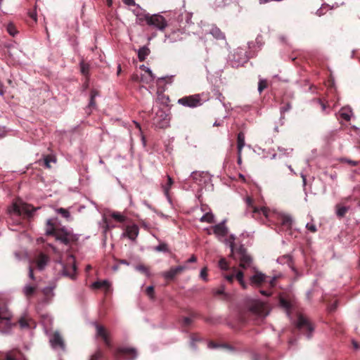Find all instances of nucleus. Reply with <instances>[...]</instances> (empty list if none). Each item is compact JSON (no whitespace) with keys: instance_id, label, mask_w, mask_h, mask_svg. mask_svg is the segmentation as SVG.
<instances>
[{"instance_id":"c9c22d12","label":"nucleus","mask_w":360,"mask_h":360,"mask_svg":"<svg viewBox=\"0 0 360 360\" xmlns=\"http://www.w3.org/2000/svg\"><path fill=\"white\" fill-rule=\"evenodd\" d=\"M80 70L83 75L87 77L89 73V65L84 61L80 63Z\"/></svg>"},{"instance_id":"5701e85b","label":"nucleus","mask_w":360,"mask_h":360,"mask_svg":"<svg viewBox=\"0 0 360 360\" xmlns=\"http://www.w3.org/2000/svg\"><path fill=\"white\" fill-rule=\"evenodd\" d=\"M32 321V319L30 318L27 314L22 316L19 320L18 323L21 328H29L30 327V322Z\"/></svg>"},{"instance_id":"423d86ee","label":"nucleus","mask_w":360,"mask_h":360,"mask_svg":"<svg viewBox=\"0 0 360 360\" xmlns=\"http://www.w3.org/2000/svg\"><path fill=\"white\" fill-rule=\"evenodd\" d=\"M146 24L149 26L156 28L159 31L163 32L167 27V20L160 14H150V16H146Z\"/></svg>"},{"instance_id":"4be33fe9","label":"nucleus","mask_w":360,"mask_h":360,"mask_svg":"<svg viewBox=\"0 0 360 360\" xmlns=\"http://www.w3.org/2000/svg\"><path fill=\"white\" fill-rule=\"evenodd\" d=\"M15 325L16 323L12 324L11 320H1L0 321V331L2 333H8L12 327Z\"/></svg>"},{"instance_id":"412c9836","label":"nucleus","mask_w":360,"mask_h":360,"mask_svg":"<svg viewBox=\"0 0 360 360\" xmlns=\"http://www.w3.org/2000/svg\"><path fill=\"white\" fill-rule=\"evenodd\" d=\"M37 289V286L36 285L27 284L23 288L22 292L27 299H30L34 295Z\"/></svg>"},{"instance_id":"0eeeda50","label":"nucleus","mask_w":360,"mask_h":360,"mask_svg":"<svg viewBox=\"0 0 360 360\" xmlns=\"http://www.w3.org/2000/svg\"><path fill=\"white\" fill-rule=\"evenodd\" d=\"M22 213L27 214H31L27 205L20 207L18 205L14 204L12 210L10 211L9 223L12 221L13 224H15L16 225L20 224L22 219Z\"/></svg>"},{"instance_id":"4468645a","label":"nucleus","mask_w":360,"mask_h":360,"mask_svg":"<svg viewBox=\"0 0 360 360\" xmlns=\"http://www.w3.org/2000/svg\"><path fill=\"white\" fill-rule=\"evenodd\" d=\"M187 267L186 266H178L172 267L169 271L163 272L162 276L167 281L173 280L177 275L181 274Z\"/></svg>"},{"instance_id":"6ab92c4d","label":"nucleus","mask_w":360,"mask_h":360,"mask_svg":"<svg viewBox=\"0 0 360 360\" xmlns=\"http://www.w3.org/2000/svg\"><path fill=\"white\" fill-rule=\"evenodd\" d=\"M94 289H103L105 294L110 292V283L107 281H98L92 284Z\"/></svg>"},{"instance_id":"2f4dec72","label":"nucleus","mask_w":360,"mask_h":360,"mask_svg":"<svg viewBox=\"0 0 360 360\" xmlns=\"http://www.w3.org/2000/svg\"><path fill=\"white\" fill-rule=\"evenodd\" d=\"M136 269L146 276H150V268L143 264H139L136 266Z\"/></svg>"},{"instance_id":"a211bd4d","label":"nucleus","mask_w":360,"mask_h":360,"mask_svg":"<svg viewBox=\"0 0 360 360\" xmlns=\"http://www.w3.org/2000/svg\"><path fill=\"white\" fill-rule=\"evenodd\" d=\"M283 229L290 230L292 225V219L289 215H281L278 219Z\"/></svg>"},{"instance_id":"2eb2a0df","label":"nucleus","mask_w":360,"mask_h":360,"mask_svg":"<svg viewBox=\"0 0 360 360\" xmlns=\"http://www.w3.org/2000/svg\"><path fill=\"white\" fill-rule=\"evenodd\" d=\"M246 204L249 207L252 208V212L254 214H262L265 217H268L269 213V209L266 207H257L254 206V200L251 197H247L246 198Z\"/></svg>"},{"instance_id":"f8f14e48","label":"nucleus","mask_w":360,"mask_h":360,"mask_svg":"<svg viewBox=\"0 0 360 360\" xmlns=\"http://www.w3.org/2000/svg\"><path fill=\"white\" fill-rule=\"evenodd\" d=\"M50 258L49 257L43 253L40 252L33 260L32 263L36 265V268L39 270L42 271L44 269L47 264L49 262Z\"/></svg>"},{"instance_id":"1a4fd4ad","label":"nucleus","mask_w":360,"mask_h":360,"mask_svg":"<svg viewBox=\"0 0 360 360\" xmlns=\"http://www.w3.org/2000/svg\"><path fill=\"white\" fill-rule=\"evenodd\" d=\"M114 356L117 360H134L137 356V352L134 348L120 347L116 349Z\"/></svg>"},{"instance_id":"72a5a7b5","label":"nucleus","mask_w":360,"mask_h":360,"mask_svg":"<svg viewBox=\"0 0 360 360\" xmlns=\"http://www.w3.org/2000/svg\"><path fill=\"white\" fill-rule=\"evenodd\" d=\"M173 182L174 181L172 180V179L169 176H167V183L165 185H162V189H163L164 193L167 196L169 195V189H170L172 185L173 184Z\"/></svg>"},{"instance_id":"aec40b11","label":"nucleus","mask_w":360,"mask_h":360,"mask_svg":"<svg viewBox=\"0 0 360 360\" xmlns=\"http://www.w3.org/2000/svg\"><path fill=\"white\" fill-rule=\"evenodd\" d=\"M213 232L216 235L220 236H226L228 233V230L224 224V222L219 223L213 226Z\"/></svg>"},{"instance_id":"9b49d317","label":"nucleus","mask_w":360,"mask_h":360,"mask_svg":"<svg viewBox=\"0 0 360 360\" xmlns=\"http://www.w3.org/2000/svg\"><path fill=\"white\" fill-rule=\"evenodd\" d=\"M243 277V272L242 271L238 270L236 267L233 269L232 274L224 275V278L229 283H232L234 281V279L236 278L240 285L242 286V288L245 289L247 288V284L245 283Z\"/></svg>"},{"instance_id":"ddd939ff","label":"nucleus","mask_w":360,"mask_h":360,"mask_svg":"<svg viewBox=\"0 0 360 360\" xmlns=\"http://www.w3.org/2000/svg\"><path fill=\"white\" fill-rule=\"evenodd\" d=\"M96 334L98 337L101 338L106 345V347L109 349L112 348V342L110 339V335L108 330L103 326L96 325Z\"/></svg>"},{"instance_id":"a878e982","label":"nucleus","mask_w":360,"mask_h":360,"mask_svg":"<svg viewBox=\"0 0 360 360\" xmlns=\"http://www.w3.org/2000/svg\"><path fill=\"white\" fill-rule=\"evenodd\" d=\"M280 305L286 311H289L292 307V302L290 300L281 296L279 298Z\"/></svg>"},{"instance_id":"c85d7f7f","label":"nucleus","mask_w":360,"mask_h":360,"mask_svg":"<svg viewBox=\"0 0 360 360\" xmlns=\"http://www.w3.org/2000/svg\"><path fill=\"white\" fill-rule=\"evenodd\" d=\"M191 317H184L181 321V324L184 327H188L191 325L193 320L192 318L198 317V314L195 312H191L190 314Z\"/></svg>"},{"instance_id":"9d476101","label":"nucleus","mask_w":360,"mask_h":360,"mask_svg":"<svg viewBox=\"0 0 360 360\" xmlns=\"http://www.w3.org/2000/svg\"><path fill=\"white\" fill-rule=\"evenodd\" d=\"M178 103L188 108H196L202 105L199 94L184 96L178 100Z\"/></svg>"},{"instance_id":"774afa93","label":"nucleus","mask_w":360,"mask_h":360,"mask_svg":"<svg viewBox=\"0 0 360 360\" xmlns=\"http://www.w3.org/2000/svg\"><path fill=\"white\" fill-rule=\"evenodd\" d=\"M5 360H16V359L11 354H7L6 356Z\"/></svg>"},{"instance_id":"b1692460","label":"nucleus","mask_w":360,"mask_h":360,"mask_svg":"<svg viewBox=\"0 0 360 360\" xmlns=\"http://www.w3.org/2000/svg\"><path fill=\"white\" fill-rule=\"evenodd\" d=\"M12 318L11 313L5 306H0V321L11 320Z\"/></svg>"},{"instance_id":"3c124183","label":"nucleus","mask_w":360,"mask_h":360,"mask_svg":"<svg viewBox=\"0 0 360 360\" xmlns=\"http://www.w3.org/2000/svg\"><path fill=\"white\" fill-rule=\"evenodd\" d=\"M306 228L311 233H315L317 231L316 226L314 224L308 223L306 226Z\"/></svg>"},{"instance_id":"a19ab883","label":"nucleus","mask_w":360,"mask_h":360,"mask_svg":"<svg viewBox=\"0 0 360 360\" xmlns=\"http://www.w3.org/2000/svg\"><path fill=\"white\" fill-rule=\"evenodd\" d=\"M267 82L265 79H260L258 83V91L261 94L266 87Z\"/></svg>"},{"instance_id":"69168bd1","label":"nucleus","mask_w":360,"mask_h":360,"mask_svg":"<svg viewBox=\"0 0 360 360\" xmlns=\"http://www.w3.org/2000/svg\"><path fill=\"white\" fill-rule=\"evenodd\" d=\"M345 161L347 162H348L352 166H356V165H358V162H356V161L349 160H347Z\"/></svg>"},{"instance_id":"0e129e2a","label":"nucleus","mask_w":360,"mask_h":360,"mask_svg":"<svg viewBox=\"0 0 360 360\" xmlns=\"http://www.w3.org/2000/svg\"><path fill=\"white\" fill-rule=\"evenodd\" d=\"M29 15L35 22L37 21V13L35 11L30 12Z\"/></svg>"},{"instance_id":"f704fd0d","label":"nucleus","mask_w":360,"mask_h":360,"mask_svg":"<svg viewBox=\"0 0 360 360\" xmlns=\"http://www.w3.org/2000/svg\"><path fill=\"white\" fill-rule=\"evenodd\" d=\"M200 220L202 222L213 223L214 215L211 212H207L200 218Z\"/></svg>"},{"instance_id":"603ef678","label":"nucleus","mask_w":360,"mask_h":360,"mask_svg":"<svg viewBox=\"0 0 360 360\" xmlns=\"http://www.w3.org/2000/svg\"><path fill=\"white\" fill-rule=\"evenodd\" d=\"M207 276V269L206 267H204L203 269H201L200 277L203 280L206 281Z\"/></svg>"},{"instance_id":"864d4df0","label":"nucleus","mask_w":360,"mask_h":360,"mask_svg":"<svg viewBox=\"0 0 360 360\" xmlns=\"http://www.w3.org/2000/svg\"><path fill=\"white\" fill-rule=\"evenodd\" d=\"M340 117L345 121H349L351 119L350 115L347 112H341Z\"/></svg>"},{"instance_id":"f257e3e1","label":"nucleus","mask_w":360,"mask_h":360,"mask_svg":"<svg viewBox=\"0 0 360 360\" xmlns=\"http://www.w3.org/2000/svg\"><path fill=\"white\" fill-rule=\"evenodd\" d=\"M231 256L235 260L239 261V266L243 269H248L252 264V257L248 254L246 248L243 245L237 247L233 242L230 243Z\"/></svg>"},{"instance_id":"de8ad7c7","label":"nucleus","mask_w":360,"mask_h":360,"mask_svg":"<svg viewBox=\"0 0 360 360\" xmlns=\"http://www.w3.org/2000/svg\"><path fill=\"white\" fill-rule=\"evenodd\" d=\"M146 16H150V13H145L142 15H137V21L139 24H141L142 22L145 21L146 22Z\"/></svg>"},{"instance_id":"49530a36","label":"nucleus","mask_w":360,"mask_h":360,"mask_svg":"<svg viewBox=\"0 0 360 360\" xmlns=\"http://www.w3.org/2000/svg\"><path fill=\"white\" fill-rule=\"evenodd\" d=\"M281 262H286L288 265H290L292 262V257L290 255H284L278 259Z\"/></svg>"},{"instance_id":"680f3d73","label":"nucleus","mask_w":360,"mask_h":360,"mask_svg":"<svg viewBox=\"0 0 360 360\" xmlns=\"http://www.w3.org/2000/svg\"><path fill=\"white\" fill-rule=\"evenodd\" d=\"M142 67H143V69L145 70L146 72L148 73L150 79H153L154 77H153V75L152 73V71L150 69L146 68L144 65H143Z\"/></svg>"},{"instance_id":"6e6d98bb","label":"nucleus","mask_w":360,"mask_h":360,"mask_svg":"<svg viewBox=\"0 0 360 360\" xmlns=\"http://www.w3.org/2000/svg\"><path fill=\"white\" fill-rule=\"evenodd\" d=\"M29 277L32 281H34L35 279V277L34 275V269L32 265H30L29 267Z\"/></svg>"},{"instance_id":"c756f323","label":"nucleus","mask_w":360,"mask_h":360,"mask_svg":"<svg viewBox=\"0 0 360 360\" xmlns=\"http://www.w3.org/2000/svg\"><path fill=\"white\" fill-rule=\"evenodd\" d=\"M349 207L346 206L336 205V214L338 217H343L348 212Z\"/></svg>"},{"instance_id":"a18cd8bd","label":"nucleus","mask_w":360,"mask_h":360,"mask_svg":"<svg viewBox=\"0 0 360 360\" xmlns=\"http://www.w3.org/2000/svg\"><path fill=\"white\" fill-rule=\"evenodd\" d=\"M219 266L222 270H226L229 268V264L224 258L220 259L219 261Z\"/></svg>"},{"instance_id":"e2e57ef3","label":"nucleus","mask_w":360,"mask_h":360,"mask_svg":"<svg viewBox=\"0 0 360 360\" xmlns=\"http://www.w3.org/2000/svg\"><path fill=\"white\" fill-rule=\"evenodd\" d=\"M260 293L264 296H269L271 294V292L269 290H261Z\"/></svg>"},{"instance_id":"37998d69","label":"nucleus","mask_w":360,"mask_h":360,"mask_svg":"<svg viewBox=\"0 0 360 360\" xmlns=\"http://www.w3.org/2000/svg\"><path fill=\"white\" fill-rule=\"evenodd\" d=\"M155 250L158 252H169L167 245L165 243H162L159 245L156 246L155 248Z\"/></svg>"},{"instance_id":"4c0bfd02","label":"nucleus","mask_w":360,"mask_h":360,"mask_svg":"<svg viewBox=\"0 0 360 360\" xmlns=\"http://www.w3.org/2000/svg\"><path fill=\"white\" fill-rule=\"evenodd\" d=\"M97 95H98V91L96 90H94V89L91 90V96H90V102L89 104V106L90 108L95 107V105H96L95 98Z\"/></svg>"},{"instance_id":"13d9d810","label":"nucleus","mask_w":360,"mask_h":360,"mask_svg":"<svg viewBox=\"0 0 360 360\" xmlns=\"http://www.w3.org/2000/svg\"><path fill=\"white\" fill-rule=\"evenodd\" d=\"M215 294L217 295H222L224 294V288L221 286L220 288L217 289L215 292Z\"/></svg>"},{"instance_id":"8fccbe9b","label":"nucleus","mask_w":360,"mask_h":360,"mask_svg":"<svg viewBox=\"0 0 360 360\" xmlns=\"http://www.w3.org/2000/svg\"><path fill=\"white\" fill-rule=\"evenodd\" d=\"M146 292L151 299L154 298L155 291L153 286H148L146 290Z\"/></svg>"},{"instance_id":"5fc2aeb1","label":"nucleus","mask_w":360,"mask_h":360,"mask_svg":"<svg viewBox=\"0 0 360 360\" xmlns=\"http://www.w3.org/2000/svg\"><path fill=\"white\" fill-rule=\"evenodd\" d=\"M191 339L192 340V345H193L194 342H198L200 340V338L198 334H192Z\"/></svg>"},{"instance_id":"393cba45","label":"nucleus","mask_w":360,"mask_h":360,"mask_svg":"<svg viewBox=\"0 0 360 360\" xmlns=\"http://www.w3.org/2000/svg\"><path fill=\"white\" fill-rule=\"evenodd\" d=\"M150 51L146 46H143L138 51V58L140 61L145 60L146 58L149 55Z\"/></svg>"},{"instance_id":"7ed1b4c3","label":"nucleus","mask_w":360,"mask_h":360,"mask_svg":"<svg viewBox=\"0 0 360 360\" xmlns=\"http://www.w3.org/2000/svg\"><path fill=\"white\" fill-rule=\"evenodd\" d=\"M246 307L250 316H253L257 321L262 320L269 313L268 306L263 302L257 300H250L246 303Z\"/></svg>"},{"instance_id":"f3484780","label":"nucleus","mask_w":360,"mask_h":360,"mask_svg":"<svg viewBox=\"0 0 360 360\" xmlns=\"http://www.w3.org/2000/svg\"><path fill=\"white\" fill-rule=\"evenodd\" d=\"M124 235L127 236L131 240H135L139 235V227L136 224L127 226L126 227Z\"/></svg>"},{"instance_id":"58836bf2","label":"nucleus","mask_w":360,"mask_h":360,"mask_svg":"<svg viewBox=\"0 0 360 360\" xmlns=\"http://www.w3.org/2000/svg\"><path fill=\"white\" fill-rule=\"evenodd\" d=\"M103 352L98 349L91 356L89 360H103Z\"/></svg>"},{"instance_id":"6e6552de","label":"nucleus","mask_w":360,"mask_h":360,"mask_svg":"<svg viewBox=\"0 0 360 360\" xmlns=\"http://www.w3.org/2000/svg\"><path fill=\"white\" fill-rule=\"evenodd\" d=\"M171 119L170 113L169 110H165L164 109H159L154 117L155 122L158 127L160 129H166L169 126V122Z\"/></svg>"},{"instance_id":"052dcab7","label":"nucleus","mask_w":360,"mask_h":360,"mask_svg":"<svg viewBox=\"0 0 360 360\" xmlns=\"http://www.w3.org/2000/svg\"><path fill=\"white\" fill-rule=\"evenodd\" d=\"M237 162L238 165H241V163H242V150H238Z\"/></svg>"},{"instance_id":"4d7b16f0","label":"nucleus","mask_w":360,"mask_h":360,"mask_svg":"<svg viewBox=\"0 0 360 360\" xmlns=\"http://www.w3.org/2000/svg\"><path fill=\"white\" fill-rule=\"evenodd\" d=\"M122 2L127 5V6H135V1L134 0H122Z\"/></svg>"},{"instance_id":"39448f33","label":"nucleus","mask_w":360,"mask_h":360,"mask_svg":"<svg viewBox=\"0 0 360 360\" xmlns=\"http://www.w3.org/2000/svg\"><path fill=\"white\" fill-rule=\"evenodd\" d=\"M296 328L304 335H306L308 338L311 336L314 331V327L309 319L301 314L297 316Z\"/></svg>"},{"instance_id":"79ce46f5","label":"nucleus","mask_w":360,"mask_h":360,"mask_svg":"<svg viewBox=\"0 0 360 360\" xmlns=\"http://www.w3.org/2000/svg\"><path fill=\"white\" fill-rule=\"evenodd\" d=\"M56 212L65 219H68L70 216L69 211L63 207L57 209Z\"/></svg>"},{"instance_id":"cd10ccee","label":"nucleus","mask_w":360,"mask_h":360,"mask_svg":"<svg viewBox=\"0 0 360 360\" xmlns=\"http://www.w3.org/2000/svg\"><path fill=\"white\" fill-rule=\"evenodd\" d=\"M63 271L65 275L69 276L72 279H74L75 278L76 266L73 264L70 267L65 266Z\"/></svg>"},{"instance_id":"bb28decb","label":"nucleus","mask_w":360,"mask_h":360,"mask_svg":"<svg viewBox=\"0 0 360 360\" xmlns=\"http://www.w3.org/2000/svg\"><path fill=\"white\" fill-rule=\"evenodd\" d=\"M245 134L243 131H240L237 136V149L242 150L245 146Z\"/></svg>"},{"instance_id":"20e7f679","label":"nucleus","mask_w":360,"mask_h":360,"mask_svg":"<svg viewBox=\"0 0 360 360\" xmlns=\"http://www.w3.org/2000/svg\"><path fill=\"white\" fill-rule=\"evenodd\" d=\"M276 278L275 277L270 278L264 274L256 271L255 274L250 278V283L252 286H267L272 288L276 285Z\"/></svg>"},{"instance_id":"e433bc0d","label":"nucleus","mask_w":360,"mask_h":360,"mask_svg":"<svg viewBox=\"0 0 360 360\" xmlns=\"http://www.w3.org/2000/svg\"><path fill=\"white\" fill-rule=\"evenodd\" d=\"M6 30L9 33V34L13 37H14L18 33V31L16 30L15 25L12 22H9L6 25Z\"/></svg>"},{"instance_id":"ea45409f","label":"nucleus","mask_w":360,"mask_h":360,"mask_svg":"<svg viewBox=\"0 0 360 360\" xmlns=\"http://www.w3.org/2000/svg\"><path fill=\"white\" fill-rule=\"evenodd\" d=\"M112 217L118 222H124L126 220V217L119 212H113L111 214Z\"/></svg>"},{"instance_id":"338daca9","label":"nucleus","mask_w":360,"mask_h":360,"mask_svg":"<svg viewBox=\"0 0 360 360\" xmlns=\"http://www.w3.org/2000/svg\"><path fill=\"white\" fill-rule=\"evenodd\" d=\"M197 260V258L195 255H192L190 259H188L187 262H195Z\"/></svg>"},{"instance_id":"dca6fc26","label":"nucleus","mask_w":360,"mask_h":360,"mask_svg":"<svg viewBox=\"0 0 360 360\" xmlns=\"http://www.w3.org/2000/svg\"><path fill=\"white\" fill-rule=\"evenodd\" d=\"M50 342L53 347H60L62 349H65L64 340L58 332H55L53 334Z\"/></svg>"},{"instance_id":"473e14b6","label":"nucleus","mask_w":360,"mask_h":360,"mask_svg":"<svg viewBox=\"0 0 360 360\" xmlns=\"http://www.w3.org/2000/svg\"><path fill=\"white\" fill-rule=\"evenodd\" d=\"M156 101L158 103H161L162 105H166L167 106L168 105V103L169 102V98L167 96H165V94H159L158 95V97H157V99H156Z\"/></svg>"},{"instance_id":"bf43d9fd","label":"nucleus","mask_w":360,"mask_h":360,"mask_svg":"<svg viewBox=\"0 0 360 360\" xmlns=\"http://www.w3.org/2000/svg\"><path fill=\"white\" fill-rule=\"evenodd\" d=\"M5 87L4 84L0 81V96H4L5 94Z\"/></svg>"},{"instance_id":"7c9ffc66","label":"nucleus","mask_w":360,"mask_h":360,"mask_svg":"<svg viewBox=\"0 0 360 360\" xmlns=\"http://www.w3.org/2000/svg\"><path fill=\"white\" fill-rule=\"evenodd\" d=\"M211 34L217 39H224V34L217 27L212 29Z\"/></svg>"},{"instance_id":"c03bdc74","label":"nucleus","mask_w":360,"mask_h":360,"mask_svg":"<svg viewBox=\"0 0 360 360\" xmlns=\"http://www.w3.org/2000/svg\"><path fill=\"white\" fill-rule=\"evenodd\" d=\"M44 165L46 168H51V165L50 163L51 162H55L56 161V159L51 156V155H46L44 159Z\"/></svg>"},{"instance_id":"09e8293b","label":"nucleus","mask_w":360,"mask_h":360,"mask_svg":"<svg viewBox=\"0 0 360 360\" xmlns=\"http://www.w3.org/2000/svg\"><path fill=\"white\" fill-rule=\"evenodd\" d=\"M291 104L290 103H283V105L281 107V113L283 114L285 112L288 111L291 108Z\"/></svg>"},{"instance_id":"f03ea898","label":"nucleus","mask_w":360,"mask_h":360,"mask_svg":"<svg viewBox=\"0 0 360 360\" xmlns=\"http://www.w3.org/2000/svg\"><path fill=\"white\" fill-rule=\"evenodd\" d=\"M46 233V235L55 236L56 240L65 245L74 240V236L70 231L65 229H56L52 219L47 220Z\"/></svg>"}]
</instances>
